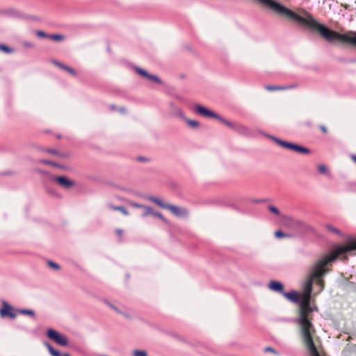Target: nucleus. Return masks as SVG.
<instances>
[{
	"instance_id": "1",
	"label": "nucleus",
	"mask_w": 356,
	"mask_h": 356,
	"mask_svg": "<svg viewBox=\"0 0 356 356\" xmlns=\"http://www.w3.org/2000/svg\"><path fill=\"white\" fill-rule=\"evenodd\" d=\"M356 250V240H352L347 243L339 246L330 254L324 256L311 266L309 275L302 285L303 293L300 294L298 317L297 323L299 325L303 342L309 351L310 356H321L313 341L315 329L312 323V312L316 309L310 305L312 283L314 278H319L326 274L329 269L327 266L335 260L340 254Z\"/></svg>"
},
{
	"instance_id": "2",
	"label": "nucleus",
	"mask_w": 356,
	"mask_h": 356,
	"mask_svg": "<svg viewBox=\"0 0 356 356\" xmlns=\"http://www.w3.org/2000/svg\"><path fill=\"white\" fill-rule=\"evenodd\" d=\"M267 136L269 138H270L271 140H273L275 143H276L277 144H278L279 145H280L283 147H286L291 150L298 152H300V153L304 154H307L310 152V150L308 148H306L305 147L298 145L295 143H288V142L282 140H280L275 136H270V135H267Z\"/></svg>"
},
{
	"instance_id": "3",
	"label": "nucleus",
	"mask_w": 356,
	"mask_h": 356,
	"mask_svg": "<svg viewBox=\"0 0 356 356\" xmlns=\"http://www.w3.org/2000/svg\"><path fill=\"white\" fill-rule=\"evenodd\" d=\"M47 337L51 341L61 346H67L69 343L67 337L53 328H49L46 332Z\"/></svg>"
},
{
	"instance_id": "4",
	"label": "nucleus",
	"mask_w": 356,
	"mask_h": 356,
	"mask_svg": "<svg viewBox=\"0 0 356 356\" xmlns=\"http://www.w3.org/2000/svg\"><path fill=\"white\" fill-rule=\"evenodd\" d=\"M2 307L0 309V316L5 318L8 316L11 319H15L17 317V309H15L10 305L6 301L3 300L1 302Z\"/></svg>"
},
{
	"instance_id": "5",
	"label": "nucleus",
	"mask_w": 356,
	"mask_h": 356,
	"mask_svg": "<svg viewBox=\"0 0 356 356\" xmlns=\"http://www.w3.org/2000/svg\"><path fill=\"white\" fill-rule=\"evenodd\" d=\"M194 111L204 118H215L217 119L218 114L215 113L214 111L210 110L209 108L201 105L196 104L194 106Z\"/></svg>"
},
{
	"instance_id": "6",
	"label": "nucleus",
	"mask_w": 356,
	"mask_h": 356,
	"mask_svg": "<svg viewBox=\"0 0 356 356\" xmlns=\"http://www.w3.org/2000/svg\"><path fill=\"white\" fill-rule=\"evenodd\" d=\"M134 70L139 76L144 79H148L158 84L162 83L161 80L157 76L149 74L143 68L135 66Z\"/></svg>"
},
{
	"instance_id": "7",
	"label": "nucleus",
	"mask_w": 356,
	"mask_h": 356,
	"mask_svg": "<svg viewBox=\"0 0 356 356\" xmlns=\"http://www.w3.org/2000/svg\"><path fill=\"white\" fill-rule=\"evenodd\" d=\"M166 209L178 218H185L188 215V211L184 207H179L173 204H168Z\"/></svg>"
},
{
	"instance_id": "8",
	"label": "nucleus",
	"mask_w": 356,
	"mask_h": 356,
	"mask_svg": "<svg viewBox=\"0 0 356 356\" xmlns=\"http://www.w3.org/2000/svg\"><path fill=\"white\" fill-rule=\"evenodd\" d=\"M53 180L66 189H69L74 186V182L65 176L54 177Z\"/></svg>"
},
{
	"instance_id": "9",
	"label": "nucleus",
	"mask_w": 356,
	"mask_h": 356,
	"mask_svg": "<svg viewBox=\"0 0 356 356\" xmlns=\"http://www.w3.org/2000/svg\"><path fill=\"white\" fill-rule=\"evenodd\" d=\"M268 287L270 290L275 292H278L283 294L284 291V285L278 281L271 280L268 284Z\"/></svg>"
},
{
	"instance_id": "10",
	"label": "nucleus",
	"mask_w": 356,
	"mask_h": 356,
	"mask_svg": "<svg viewBox=\"0 0 356 356\" xmlns=\"http://www.w3.org/2000/svg\"><path fill=\"white\" fill-rule=\"evenodd\" d=\"M284 224L288 227L295 228L300 227L302 225V222L300 220L293 219L290 216H286L284 218Z\"/></svg>"
},
{
	"instance_id": "11",
	"label": "nucleus",
	"mask_w": 356,
	"mask_h": 356,
	"mask_svg": "<svg viewBox=\"0 0 356 356\" xmlns=\"http://www.w3.org/2000/svg\"><path fill=\"white\" fill-rule=\"evenodd\" d=\"M282 296L293 302H298L300 301V295L294 291L288 293L284 292Z\"/></svg>"
},
{
	"instance_id": "12",
	"label": "nucleus",
	"mask_w": 356,
	"mask_h": 356,
	"mask_svg": "<svg viewBox=\"0 0 356 356\" xmlns=\"http://www.w3.org/2000/svg\"><path fill=\"white\" fill-rule=\"evenodd\" d=\"M108 208L111 210H113V211H120L123 215L124 216H129V213L127 211V210L123 207H118V206H114L113 204H108L107 205Z\"/></svg>"
},
{
	"instance_id": "13",
	"label": "nucleus",
	"mask_w": 356,
	"mask_h": 356,
	"mask_svg": "<svg viewBox=\"0 0 356 356\" xmlns=\"http://www.w3.org/2000/svg\"><path fill=\"white\" fill-rule=\"evenodd\" d=\"M216 120H219L222 124H224L225 125H226L227 127H228L229 128H230L231 129L234 131L236 123L232 122L225 119L220 115H218V118Z\"/></svg>"
},
{
	"instance_id": "14",
	"label": "nucleus",
	"mask_w": 356,
	"mask_h": 356,
	"mask_svg": "<svg viewBox=\"0 0 356 356\" xmlns=\"http://www.w3.org/2000/svg\"><path fill=\"white\" fill-rule=\"evenodd\" d=\"M234 131L243 134L249 133L248 127L240 123H236Z\"/></svg>"
},
{
	"instance_id": "15",
	"label": "nucleus",
	"mask_w": 356,
	"mask_h": 356,
	"mask_svg": "<svg viewBox=\"0 0 356 356\" xmlns=\"http://www.w3.org/2000/svg\"><path fill=\"white\" fill-rule=\"evenodd\" d=\"M293 86H266V89L269 91H275V90H288L292 88Z\"/></svg>"
},
{
	"instance_id": "16",
	"label": "nucleus",
	"mask_w": 356,
	"mask_h": 356,
	"mask_svg": "<svg viewBox=\"0 0 356 356\" xmlns=\"http://www.w3.org/2000/svg\"><path fill=\"white\" fill-rule=\"evenodd\" d=\"M151 202L156 204L157 205H159L160 207L163 208V209H166L167 207V205L168 203H166V202H163L161 200L159 199V198H156L155 197H149L148 198Z\"/></svg>"
},
{
	"instance_id": "17",
	"label": "nucleus",
	"mask_w": 356,
	"mask_h": 356,
	"mask_svg": "<svg viewBox=\"0 0 356 356\" xmlns=\"http://www.w3.org/2000/svg\"><path fill=\"white\" fill-rule=\"evenodd\" d=\"M44 345L47 348L51 356H62V354L59 351L54 349L48 342H44Z\"/></svg>"
},
{
	"instance_id": "18",
	"label": "nucleus",
	"mask_w": 356,
	"mask_h": 356,
	"mask_svg": "<svg viewBox=\"0 0 356 356\" xmlns=\"http://www.w3.org/2000/svg\"><path fill=\"white\" fill-rule=\"evenodd\" d=\"M318 171L321 175H329L330 172L327 167L324 164H320L317 165Z\"/></svg>"
},
{
	"instance_id": "19",
	"label": "nucleus",
	"mask_w": 356,
	"mask_h": 356,
	"mask_svg": "<svg viewBox=\"0 0 356 356\" xmlns=\"http://www.w3.org/2000/svg\"><path fill=\"white\" fill-rule=\"evenodd\" d=\"M184 121L188 124V125L189 127H191V128H193V129H197L200 125V124L198 121L194 120H191L188 118Z\"/></svg>"
},
{
	"instance_id": "20",
	"label": "nucleus",
	"mask_w": 356,
	"mask_h": 356,
	"mask_svg": "<svg viewBox=\"0 0 356 356\" xmlns=\"http://www.w3.org/2000/svg\"><path fill=\"white\" fill-rule=\"evenodd\" d=\"M325 229L332 233V234H337V235H341V232L337 228L334 227V226H332V225H330V224H327L325 225Z\"/></svg>"
},
{
	"instance_id": "21",
	"label": "nucleus",
	"mask_w": 356,
	"mask_h": 356,
	"mask_svg": "<svg viewBox=\"0 0 356 356\" xmlns=\"http://www.w3.org/2000/svg\"><path fill=\"white\" fill-rule=\"evenodd\" d=\"M17 314L28 315L33 318H35V312L32 309H17Z\"/></svg>"
},
{
	"instance_id": "22",
	"label": "nucleus",
	"mask_w": 356,
	"mask_h": 356,
	"mask_svg": "<svg viewBox=\"0 0 356 356\" xmlns=\"http://www.w3.org/2000/svg\"><path fill=\"white\" fill-rule=\"evenodd\" d=\"M132 356H147V352L145 350L134 349Z\"/></svg>"
},
{
	"instance_id": "23",
	"label": "nucleus",
	"mask_w": 356,
	"mask_h": 356,
	"mask_svg": "<svg viewBox=\"0 0 356 356\" xmlns=\"http://www.w3.org/2000/svg\"><path fill=\"white\" fill-rule=\"evenodd\" d=\"M48 38L54 41H62L64 40V36L61 34L49 35Z\"/></svg>"
},
{
	"instance_id": "24",
	"label": "nucleus",
	"mask_w": 356,
	"mask_h": 356,
	"mask_svg": "<svg viewBox=\"0 0 356 356\" xmlns=\"http://www.w3.org/2000/svg\"><path fill=\"white\" fill-rule=\"evenodd\" d=\"M143 209H144V212L143 213V217H145L148 215H153L154 210L151 207L144 205Z\"/></svg>"
},
{
	"instance_id": "25",
	"label": "nucleus",
	"mask_w": 356,
	"mask_h": 356,
	"mask_svg": "<svg viewBox=\"0 0 356 356\" xmlns=\"http://www.w3.org/2000/svg\"><path fill=\"white\" fill-rule=\"evenodd\" d=\"M63 70H65L66 72H67L68 73H70V74H72L73 76H76V71L73 68H72L66 65H65L63 67Z\"/></svg>"
},
{
	"instance_id": "26",
	"label": "nucleus",
	"mask_w": 356,
	"mask_h": 356,
	"mask_svg": "<svg viewBox=\"0 0 356 356\" xmlns=\"http://www.w3.org/2000/svg\"><path fill=\"white\" fill-rule=\"evenodd\" d=\"M275 237H277L278 238H284V237H289V234H284V233H283L280 230L276 231L275 232Z\"/></svg>"
},
{
	"instance_id": "27",
	"label": "nucleus",
	"mask_w": 356,
	"mask_h": 356,
	"mask_svg": "<svg viewBox=\"0 0 356 356\" xmlns=\"http://www.w3.org/2000/svg\"><path fill=\"white\" fill-rule=\"evenodd\" d=\"M176 111V115L179 117L181 119H182L183 120H185L187 118L186 117V115H184V112L179 109V108H177L175 110Z\"/></svg>"
},
{
	"instance_id": "28",
	"label": "nucleus",
	"mask_w": 356,
	"mask_h": 356,
	"mask_svg": "<svg viewBox=\"0 0 356 356\" xmlns=\"http://www.w3.org/2000/svg\"><path fill=\"white\" fill-rule=\"evenodd\" d=\"M152 216L158 217L160 219H161L164 222L168 223V220L163 217V216L161 213L154 211Z\"/></svg>"
},
{
	"instance_id": "29",
	"label": "nucleus",
	"mask_w": 356,
	"mask_h": 356,
	"mask_svg": "<svg viewBox=\"0 0 356 356\" xmlns=\"http://www.w3.org/2000/svg\"><path fill=\"white\" fill-rule=\"evenodd\" d=\"M0 50L3 51L6 53L13 52V51L10 48H9L8 47L3 45V44H0Z\"/></svg>"
},
{
	"instance_id": "30",
	"label": "nucleus",
	"mask_w": 356,
	"mask_h": 356,
	"mask_svg": "<svg viewBox=\"0 0 356 356\" xmlns=\"http://www.w3.org/2000/svg\"><path fill=\"white\" fill-rule=\"evenodd\" d=\"M48 265L51 267V268H53L56 270H59L60 269V266L58 264H57L56 263L54 262V261H48Z\"/></svg>"
},
{
	"instance_id": "31",
	"label": "nucleus",
	"mask_w": 356,
	"mask_h": 356,
	"mask_svg": "<svg viewBox=\"0 0 356 356\" xmlns=\"http://www.w3.org/2000/svg\"><path fill=\"white\" fill-rule=\"evenodd\" d=\"M39 163H42V164L51 165L54 166L57 165V164L56 163H54L53 161H48V160H40Z\"/></svg>"
},
{
	"instance_id": "32",
	"label": "nucleus",
	"mask_w": 356,
	"mask_h": 356,
	"mask_svg": "<svg viewBox=\"0 0 356 356\" xmlns=\"http://www.w3.org/2000/svg\"><path fill=\"white\" fill-rule=\"evenodd\" d=\"M322 277H320L319 278H314V280H316L317 284L321 286V290L323 289V280L321 279Z\"/></svg>"
},
{
	"instance_id": "33",
	"label": "nucleus",
	"mask_w": 356,
	"mask_h": 356,
	"mask_svg": "<svg viewBox=\"0 0 356 356\" xmlns=\"http://www.w3.org/2000/svg\"><path fill=\"white\" fill-rule=\"evenodd\" d=\"M268 209H269V210H270L272 213H275V214H276V215H279V214H280V211H279V210H278L275 207H274V206H270Z\"/></svg>"
},
{
	"instance_id": "34",
	"label": "nucleus",
	"mask_w": 356,
	"mask_h": 356,
	"mask_svg": "<svg viewBox=\"0 0 356 356\" xmlns=\"http://www.w3.org/2000/svg\"><path fill=\"white\" fill-rule=\"evenodd\" d=\"M36 35L41 38H48V36H49L48 34H47L46 33L41 31H37Z\"/></svg>"
},
{
	"instance_id": "35",
	"label": "nucleus",
	"mask_w": 356,
	"mask_h": 356,
	"mask_svg": "<svg viewBox=\"0 0 356 356\" xmlns=\"http://www.w3.org/2000/svg\"><path fill=\"white\" fill-rule=\"evenodd\" d=\"M264 351L266 353L270 352V353H273L275 355H277V352L274 348H273L271 347H266L264 349Z\"/></svg>"
},
{
	"instance_id": "36",
	"label": "nucleus",
	"mask_w": 356,
	"mask_h": 356,
	"mask_svg": "<svg viewBox=\"0 0 356 356\" xmlns=\"http://www.w3.org/2000/svg\"><path fill=\"white\" fill-rule=\"evenodd\" d=\"M110 307H111L113 310H115L116 312L120 313V314H123V315H124V316H126V317H128V315H127L126 314H124V313H122V312H120V310H119L116 307H115L114 305H111H111H110Z\"/></svg>"
},
{
	"instance_id": "37",
	"label": "nucleus",
	"mask_w": 356,
	"mask_h": 356,
	"mask_svg": "<svg viewBox=\"0 0 356 356\" xmlns=\"http://www.w3.org/2000/svg\"><path fill=\"white\" fill-rule=\"evenodd\" d=\"M46 152L49 153V154L62 156L58 152H57V151H56L54 149H48L46 150Z\"/></svg>"
},
{
	"instance_id": "38",
	"label": "nucleus",
	"mask_w": 356,
	"mask_h": 356,
	"mask_svg": "<svg viewBox=\"0 0 356 356\" xmlns=\"http://www.w3.org/2000/svg\"><path fill=\"white\" fill-rule=\"evenodd\" d=\"M131 205L134 207H136V208H143L144 205L143 204H138V203H136V202H131Z\"/></svg>"
},
{
	"instance_id": "39",
	"label": "nucleus",
	"mask_w": 356,
	"mask_h": 356,
	"mask_svg": "<svg viewBox=\"0 0 356 356\" xmlns=\"http://www.w3.org/2000/svg\"><path fill=\"white\" fill-rule=\"evenodd\" d=\"M115 232H116V234H117L120 237H121V236H122V233H123V230H122V229H117L115 230Z\"/></svg>"
},
{
	"instance_id": "40",
	"label": "nucleus",
	"mask_w": 356,
	"mask_h": 356,
	"mask_svg": "<svg viewBox=\"0 0 356 356\" xmlns=\"http://www.w3.org/2000/svg\"><path fill=\"white\" fill-rule=\"evenodd\" d=\"M35 170L36 172H38L39 173H40L42 175H47L48 174L47 172L42 170H40V169H35Z\"/></svg>"
},
{
	"instance_id": "41",
	"label": "nucleus",
	"mask_w": 356,
	"mask_h": 356,
	"mask_svg": "<svg viewBox=\"0 0 356 356\" xmlns=\"http://www.w3.org/2000/svg\"><path fill=\"white\" fill-rule=\"evenodd\" d=\"M24 44L29 47H32L33 46L31 42H26Z\"/></svg>"
},
{
	"instance_id": "42",
	"label": "nucleus",
	"mask_w": 356,
	"mask_h": 356,
	"mask_svg": "<svg viewBox=\"0 0 356 356\" xmlns=\"http://www.w3.org/2000/svg\"><path fill=\"white\" fill-rule=\"evenodd\" d=\"M321 131H322L323 132H324V133H326V132H327V129H326V128H325L324 126H321Z\"/></svg>"
},
{
	"instance_id": "43",
	"label": "nucleus",
	"mask_w": 356,
	"mask_h": 356,
	"mask_svg": "<svg viewBox=\"0 0 356 356\" xmlns=\"http://www.w3.org/2000/svg\"><path fill=\"white\" fill-rule=\"evenodd\" d=\"M351 159L356 163V155H352Z\"/></svg>"
},
{
	"instance_id": "44",
	"label": "nucleus",
	"mask_w": 356,
	"mask_h": 356,
	"mask_svg": "<svg viewBox=\"0 0 356 356\" xmlns=\"http://www.w3.org/2000/svg\"><path fill=\"white\" fill-rule=\"evenodd\" d=\"M53 63H54V65H57V66H58V67H59V65H60V63L57 62V61H54Z\"/></svg>"
},
{
	"instance_id": "45",
	"label": "nucleus",
	"mask_w": 356,
	"mask_h": 356,
	"mask_svg": "<svg viewBox=\"0 0 356 356\" xmlns=\"http://www.w3.org/2000/svg\"><path fill=\"white\" fill-rule=\"evenodd\" d=\"M64 65H65L64 64H63V63H60V65H59V67H60V68H62V69H63V67Z\"/></svg>"
},
{
	"instance_id": "46",
	"label": "nucleus",
	"mask_w": 356,
	"mask_h": 356,
	"mask_svg": "<svg viewBox=\"0 0 356 356\" xmlns=\"http://www.w3.org/2000/svg\"><path fill=\"white\" fill-rule=\"evenodd\" d=\"M62 356H70L68 353L62 354Z\"/></svg>"
},
{
	"instance_id": "47",
	"label": "nucleus",
	"mask_w": 356,
	"mask_h": 356,
	"mask_svg": "<svg viewBox=\"0 0 356 356\" xmlns=\"http://www.w3.org/2000/svg\"><path fill=\"white\" fill-rule=\"evenodd\" d=\"M121 111H122V112H124V111H125V109H124V108H122V109H121Z\"/></svg>"
}]
</instances>
